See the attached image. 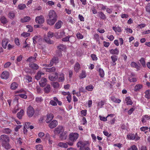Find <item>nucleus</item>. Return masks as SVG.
<instances>
[{"instance_id": "obj_1", "label": "nucleus", "mask_w": 150, "mask_h": 150, "mask_svg": "<svg viewBox=\"0 0 150 150\" xmlns=\"http://www.w3.org/2000/svg\"><path fill=\"white\" fill-rule=\"evenodd\" d=\"M89 145V142L88 141L83 140L79 141L77 143V147H80V148L88 146Z\"/></svg>"}, {"instance_id": "obj_2", "label": "nucleus", "mask_w": 150, "mask_h": 150, "mask_svg": "<svg viewBox=\"0 0 150 150\" xmlns=\"http://www.w3.org/2000/svg\"><path fill=\"white\" fill-rule=\"evenodd\" d=\"M27 113L29 117H32L35 113L34 109L32 106H29L27 108Z\"/></svg>"}, {"instance_id": "obj_3", "label": "nucleus", "mask_w": 150, "mask_h": 150, "mask_svg": "<svg viewBox=\"0 0 150 150\" xmlns=\"http://www.w3.org/2000/svg\"><path fill=\"white\" fill-rule=\"evenodd\" d=\"M79 137V134L77 133H71L69 135V139L70 140L74 142Z\"/></svg>"}, {"instance_id": "obj_4", "label": "nucleus", "mask_w": 150, "mask_h": 150, "mask_svg": "<svg viewBox=\"0 0 150 150\" xmlns=\"http://www.w3.org/2000/svg\"><path fill=\"white\" fill-rule=\"evenodd\" d=\"M64 129L62 126H59L55 128L54 132L55 134H60L62 132H64Z\"/></svg>"}, {"instance_id": "obj_5", "label": "nucleus", "mask_w": 150, "mask_h": 150, "mask_svg": "<svg viewBox=\"0 0 150 150\" xmlns=\"http://www.w3.org/2000/svg\"><path fill=\"white\" fill-rule=\"evenodd\" d=\"M48 77L49 79L52 81H56L58 78V74L55 72L52 75L51 74H49Z\"/></svg>"}, {"instance_id": "obj_6", "label": "nucleus", "mask_w": 150, "mask_h": 150, "mask_svg": "<svg viewBox=\"0 0 150 150\" xmlns=\"http://www.w3.org/2000/svg\"><path fill=\"white\" fill-rule=\"evenodd\" d=\"M48 18L57 19V16L56 12L53 10L50 11Z\"/></svg>"}, {"instance_id": "obj_7", "label": "nucleus", "mask_w": 150, "mask_h": 150, "mask_svg": "<svg viewBox=\"0 0 150 150\" xmlns=\"http://www.w3.org/2000/svg\"><path fill=\"white\" fill-rule=\"evenodd\" d=\"M45 19L42 16H40L36 18L35 22L39 24L43 23L44 22Z\"/></svg>"}, {"instance_id": "obj_8", "label": "nucleus", "mask_w": 150, "mask_h": 150, "mask_svg": "<svg viewBox=\"0 0 150 150\" xmlns=\"http://www.w3.org/2000/svg\"><path fill=\"white\" fill-rule=\"evenodd\" d=\"M1 140L2 142V143L6 142H9V138L8 136L5 135H1L0 136Z\"/></svg>"}, {"instance_id": "obj_9", "label": "nucleus", "mask_w": 150, "mask_h": 150, "mask_svg": "<svg viewBox=\"0 0 150 150\" xmlns=\"http://www.w3.org/2000/svg\"><path fill=\"white\" fill-rule=\"evenodd\" d=\"M96 69L99 72L100 76L102 78L104 77L105 75L104 71L100 67V66L98 65L96 67Z\"/></svg>"}, {"instance_id": "obj_10", "label": "nucleus", "mask_w": 150, "mask_h": 150, "mask_svg": "<svg viewBox=\"0 0 150 150\" xmlns=\"http://www.w3.org/2000/svg\"><path fill=\"white\" fill-rule=\"evenodd\" d=\"M48 18L47 20V23L48 24L50 25H53L57 20V19H56L50 18Z\"/></svg>"}, {"instance_id": "obj_11", "label": "nucleus", "mask_w": 150, "mask_h": 150, "mask_svg": "<svg viewBox=\"0 0 150 150\" xmlns=\"http://www.w3.org/2000/svg\"><path fill=\"white\" fill-rule=\"evenodd\" d=\"M9 73L7 71H4L1 74V77L2 79H7L9 76Z\"/></svg>"}, {"instance_id": "obj_12", "label": "nucleus", "mask_w": 150, "mask_h": 150, "mask_svg": "<svg viewBox=\"0 0 150 150\" xmlns=\"http://www.w3.org/2000/svg\"><path fill=\"white\" fill-rule=\"evenodd\" d=\"M58 125V122L56 120H54L49 125V127L51 129L55 127Z\"/></svg>"}, {"instance_id": "obj_13", "label": "nucleus", "mask_w": 150, "mask_h": 150, "mask_svg": "<svg viewBox=\"0 0 150 150\" xmlns=\"http://www.w3.org/2000/svg\"><path fill=\"white\" fill-rule=\"evenodd\" d=\"M47 80L45 78H42L39 82L40 86L42 87L45 86L47 83Z\"/></svg>"}, {"instance_id": "obj_14", "label": "nucleus", "mask_w": 150, "mask_h": 150, "mask_svg": "<svg viewBox=\"0 0 150 150\" xmlns=\"http://www.w3.org/2000/svg\"><path fill=\"white\" fill-rule=\"evenodd\" d=\"M67 134L66 132H62L60 134L59 138L61 140H65L67 138Z\"/></svg>"}, {"instance_id": "obj_15", "label": "nucleus", "mask_w": 150, "mask_h": 150, "mask_svg": "<svg viewBox=\"0 0 150 150\" xmlns=\"http://www.w3.org/2000/svg\"><path fill=\"white\" fill-rule=\"evenodd\" d=\"M136 135H137V134L136 133L135 134H131L129 135H127V137L128 139L130 140H134L135 139L136 140H137L139 139V137L136 138Z\"/></svg>"}, {"instance_id": "obj_16", "label": "nucleus", "mask_w": 150, "mask_h": 150, "mask_svg": "<svg viewBox=\"0 0 150 150\" xmlns=\"http://www.w3.org/2000/svg\"><path fill=\"white\" fill-rule=\"evenodd\" d=\"M44 73L39 71L37 73L35 76V78L37 80H38L42 77V76L44 75Z\"/></svg>"}, {"instance_id": "obj_17", "label": "nucleus", "mask_w": 150, "mask_h": 150, "mask_svg": "<svg viewBox=\"0 0 150 150\" xmlns=\"http://www.w3.org/2000/svg\"><path fill=\"white\" fill-rule=\"evenodd\" d=\"M131 66L132 67L135 68L138 71L140 69L141 65L140 64H137L134 62H132L131 64Z\"/></svg>"}, {"instance_id": "obj_18", "label": "nucleus", "mask_w": 150, "mask_h": 150, "mask_svg": "<svg viewBox=\"0 0 150 150\" xmlns=\"http://www.w3.org/2000/svg\"><path fill=\"white\" fill-rule=\"evenodd\" d=\"M54 116L52 114H49L47 115V119L46 120V122L49 123L54 118Z\"/></svg>"}, {"instance_id": "obj_19", "label": "nucleus", "mask_w": 150, "mask_h": 150, "mask_svg": "<svg viewBox=\"0 0 150 150\" xmlns=\"http://www.w3.org/2000/svg\"><path fill=\"white\" fill-rule=\"evenodd\" d=\"M18 84L16 82L12 83L10 86V89L13 90H16L18 87Z\"/></svg>"}, {"instance_id": "obj_20", "label": "nucleus", "mask_w": 150, "mask_h": 150, "mask_svg": "<svg viewBox=\"0 0 150 150\" xmlns=\"http://www.w3.org/2000/svg\"><path fill=\"white\" fill-rule=\"evenodd\" d=\"M29 67L33 70H37L39 68V66L36 64L31 63L29 64Z\"/></svg>"}, {"instance_id": "obj_21", "label": "nucleus", "mask_w": 150, "mask_h": 150, "mask_svg": "<svg viewBox=\"0 0 150 150\" xmlns=\"http://www.w3.org/2000/svg\"><path fill=\"white\" fill-rule=\"evenodd\" d=\"M111 58L112 62V65H115L116 64L115 62L117 61L118 59L117 56L115 55H112L111 57Z\"/></svg>"}, {"instance_id": "obj_22", "label": "nucleus", "mask_w": 150, "mask_h": 150, "mask_svg": "<svg viewBox=\"0 0 150 150\" xmlns=\"http://www.w3.org/2000/svg\"><path fill=\"white\" fill-rule=\"evenodd\" d=\"M111 100L115 103H119L121 102V100L116 98L114 96H112L110 97Z\"/></svg>"}, {"instance_id": "obj_23", "label": "nucleus", "mask_w": 150, "mask_h": 150, "mask_svg": "<svg viewBox=\"0 0 150 150\" xmlns=\"http://www.w3.org/2000/svg\"><path fill=\"white\" fill-rule=\"evenodd\" d=\"M150 119V116L147 115H145L142 116V122L144 124L146 122V121Z\"/></svg>"}, {"instance_id": "obj_24", "label": "nucleus", "mask_w": 150, "mask_h": 150, "mask_svg": "<svg viewBox=\"0 0 150 150\" xmlns=\"http://www.w3.org/2000/svg\"><path fill=\"white\" fill-rule=\"evenodd\" d=\"M8 42V39L5 38L3 39L2 42V45L4 48L6 49V48Z\"/></svg>"}, {"instance_id": "obj_25", "label": "nucleus", "mask_w": 150, "mask_h": 150, "mask_svg": "<svg viewBox=\"0 0 150 150\" xmlns=\"http://www.w3.org/2000/svg\"><path fill=\"white\" fill-rule=\"evenodd\" d=\"M51 90L50 85L49 84H47L46 86L44 88V91L46 93H49Z\"/></svg>"}, {"instance_id": "obj_26", "label": "nucleus", "mask_w": 150, "mask_h": 150, "mask_svg": "<svg viewBox=\"0 0 150 150\" xmlns=\"http://www.w3.org/2000/svg\"><path fill=\"white\" fill-rule=\"evenodd\" d=\"M110 52L112 54L118 55L119 52V51L117 48L115 49H111L109 50Z\"/></svg>"}, {"instance_id": "obj_27", "label": "nucleus", "mask_w": 150, "mask_h": 150, "mask_svg": "<svg viewBox=\"0 0 150 150\" xmlns=\"http://www.w3.org/2000/svg\"><path fill=\"white\" fill-rule=\"evenodd\" d=\"M46 71L48 72H53L55 71L56 68L54 67H52L50 68H45Z\"/></svg>"}, {"instance_id": "obj_28", "label": "nucleus", "mask_w": 150, "mask_h": 150, "mask_svg": "<svg viewBox=\"0 0 150 150\" xmlns=\"http://www.w3.org/2000/svg\"><path fill=\"white\" fill-rule=\"evenodd\" d=\"M30 19V18L28 16L25 17L21 19V21L22 23H25L29 22Z\"/></svg>"}, {"instance_id": "obj_29", "label": "nucleus", "mask_w": 150, "mask_h": 150, "mask_svg": "<svg viewBox=\"0 0 150 150\" xmlns=\"http://www.w3.org/2000/svg\"><path fill=\"white\" fill-rule=\"evenodd\" d=\"M142 85L141 84H138L136 85L134 88V90L135 91H137L142 88Z\"/></svg>"}, {"instance_id": "obj_30", "label": "nucleus", "mask_w": 150, "mask_h": 150, "mask_svg": "<svg viewBox=\"0 0 150 150\" xmlns=\"http://www.w3.org/2000/svg\"><path fill=\"white\" fill-rule=\"evenodd\" d=\"M125 100L127 105H132L133 103L132 101L130 99V97H127L125 98Z\"/></svg>"}, {"instance_id": "obj_31", "label": "nucleus", "mask_w": 150, "mask_h": 150, "mask_svg": "<svg viewBox=\"0 0 150 150\" xmlns=\"http://www.w3.org/2000/svg\"><path fill=\"white\" fill-rule=\"evenodd\" d=\"M24 114V111L23 110H21L20 112H18L17 114V117L19 119H21L22 116Z\"/></svg>"}, {"instance_id": "obj_32", "label": "nucleus", "mask_w": 150, "mask_h": 150, "mask_svg": "<svg viewBox=\"0 0 150 150\" xmlns=\"http://www.w3.org/2000/svg\"><path fill=\"white\" fill-rule=\"evenodd\" d=\"M80 68V65L78 62H76L75 64L74 67V70L76 72H77L79 71Z\"/></svg>"}, {"instance_id": "obj_33", "label": "nucleus", "mask_w": 150, "mask_h": 150, "mask_svg": "<svg viewBox=\"0 0 150 150\" xmlns=\"http://www.w3.org/2000/svg\"><path fill=\"white\" fill-rule=\"evenodd\" d=\"M58 146L59 147L64 148H67L68 147L66 143L63 142H60L59 143Z\"/></svg>"}, {"instance_id": "obj_34", "label": "nucleus", "mask_w": 150, "mask_h": 150, "mask_svg": "<svg viewBox=\"0 0 150 150\" xmlns=\"http://www.w3.org/2000/svg\"><path fill=\"white\" fill-rule=\"evenodd\" d=\"M64 80V74L63 73L60 74L58 78V81L59 82H63Z\"/></svg>"}, {"instance_id": "obj_35", "label": "nucleus", "mask_w": 150, "mask_h": 150, "mask_svg": "<svg viewBox=\"0 0 150 150\" xmlns=\"http://www.w3.org/2000/svg\"><path fill=\"white\" fill-rule=\"evenodd\" d=\"M62 24V23L61 21H59L55 24V27L57 29H59L61 28Z\"/></svg>"}, {"instance_id": "obj_36", "label": "nucleus", "mask_w": 150, "mask_h": 150, "mask_svg": "<svg viewBox=\"0 0 150 150\" xmlns=\"http://www.w3.org/2000/svg\"><path fill=\"white\" fill-rule=\"evenodd\" d=\"M2 131L4 133L8 134L11 133V130L8 128H5L2 130Z\"/></svg>"}, {"instance_id": "obj_37", "label": "nucleus", "mask_w": 150, "mask_h": 150, "mask_svg": "<svg viewBox=\"0 0 150 150\" xmlns=\"http://www.w3.org/2000/svg\"><path fill=\"white\" fill-rule=\"evenodd\" d=\"M2 145L6 149H8L11 148V146L9 144V142L2 143Z\"/></svg>"}, {"instance_id": "obj_38", "label": "nucleus", "mask_w": 150, "mask_h": 150, "mask_svg": "<svg viewBox=\"0 0 150 150\" xmlns=\"http://www.w3.org/2000/svg\"><path fill=\"white\" fill-rule=\"evenodd\" d=\"M145 97L148 99H149L150 98V90H148L146 91L145 92Z\"/></svg>"}, {"instance_id": "obj_39", "label": "nucleus", "mask_w": 150, "mask_h": 150, "mask_svg": "<svg viewBox=\"0 0 150 150\" xmlns=\"http://www.w3.org/2000/svg\"><path fill=\"white\" fill-rule=\"evenodd\" d=\"M0 20L1 22L3 24H6L8 22L7 19L4 16L1 17Z\"/></svg>"}, {"instance_id": "obj_40", "label": "nucleus", "mask_w": 150, "mask_h": 150, "mask_svg": "<svg viewBox=\"0 0 150 150\" xmlns=\"http://www.w3.org/2000/svg\"><path fill=\"white\" fill-rule=\"evenodd\" d=\"M36 60L35 57H30L27 59V61L32 63L35 62Z\"/></svg>"}, {"instance_id": "obj_41", "label": "nucleus", "mask_w": 150, "mask_h": 150, "mask_svg": "<svg viewBox=\"0 0 150 150\" xmlns=\"http://www.w3.org/2000/svg\"><path fill=\"white\" fill-rule=\"evenodd\" d=\"M25 79L26 80H27L26 81L28 83H29L30 82H32L33 81V79L31 76H25Z\"/></svg>"}, {"instance_id": "obj_42", "label": "nucleus", "mask_w": 150, "mask_h": 150, "mask_svg": "<svg viewBox=\"0 0 150 150\" xmlns=\"http://www.w3.org/2000/svg\"><path fill=\"white\" fill-rule=\"evenodd\" d=\"M112 29L115 32H117L119 33H120L122 31L120 27L119 26L117 27H113Z\"/></svg>"}, {"instance_id": "obj_43", "label": "nucleus", "mask_w": 150, "mask_h": 150, "mask_svg": "<svg viewBox=\"0 0 150 150\" xmlns=\"http://www.w3.org/2000/svg\"><path fill=\"white\" fill-rule=\"evenodd\" d=\"M15 14L13 11H10L8 13V17L11 19H13L15 17Z\"/></svg>"}, {"instance_id": "obj_44", "label": "nucleus", "mask_w": 150, "mask_h": 150, "mask_svg": "<svg viewBox=\"0 0 150 150\" xmlns=\"http://www.w3.org/2000/svg\"><path fill=\"white\" fill-rule=\"evenodd\" d=\"M99 16L102 19L105 20L106 18L105 15L102 12H99Z\"/></svg>"}, {"instance_id": "obj_45", "label": "nucleus", "mask_w": 150, "mask_h": 150, "mask_svg": "<svg viewBox=\"0 0 150 150\" xmlns=\"http://www.w3.org/2000/svg\"><path fill=\"white\" fill-rule=\"evenodd\" d=\"M57 48L60 51L64 50L66 48L65 46L62 44L59 45L57 47Z\"/></svg>"}, {"instance_id": "obj_46", "label": "nucleus", "mask_w": 150, "mask_h": 150, "mask_svg": "<svg viewBox=\"0 0 150 150\" xmlns=\"http://www.w3.org/2000/svg\"><path fill=\"white\" fill-rule=\"evenodd\" d=\"M86 71H83L80 75L79 77L81 79L85 78L86 77Z\"/></svg>"}, {"instance_id": "obj_47", "label": "nucleus", "mask_w": 150, "mask_h": 150, "mask_svg": "<svg viewBox=\"0 0 150 150\" xmlns=\"http://www.w3.org/2000/svg\"><path fill=\"white\" fill-rule=\"evenodd\" d=\"M106 102L105 100H101L98 103V106L100 107V108L103 107L104 103Z\"/></svg>"}, {"instance_id": "obj_48", "label": "nucleus", "mask_w": 150, "mask_h": 150, "mask_svg": "<svg viewBox=\"0 0 150 150\" xmlns=\"http://www.w3.org/2000/svg\"><path fill=\"white\" fill-rule=\"evenodd\" d=\"M23 57L22 55H20L19 56L17 57L16 59V63L17 64L18 63V62H20L22 60Z\"/></svg>"}, {"instance_id": "obj_49", "label": "nucleus", "mask_w": 150, "mask_h": 150, "mask_svg": "<svg viewBox=\"0 0 150 150\" xmlns=\"http://www.w3.org/2000/svg\"><path fill=\"white\" fill-rule=\"evenodd\" d=\"M93 86L91 85H90L86 87V89L89 91H91L93 88Z\"/></svg>"}, {"instance_id": "obj_50", "label": "nucleus", "mask_w": 150, "mask_h": 150, "mask_svg": "<svg viewBox=\"0 0 150 150\" xmlns=\"http://www.w3.org/2000/svg\"><path fill=\"white\" fill-rule=\"evenodd\" d=\"M65 33L64 31H61L58 33L57 35L59 38H61L65 36Z\"/></svg>"}, {"instance_id": "obj_51", "label": "nucleus", "mask_w": 150, "mask_h": 150, "mask_svg": "<svg viewBox=\"0 0 150 150\" xmlns=\"http://www.w3.org/2000/svg\"><path fill=\"white\" fill-rule=\"evenodd\" d=\"M139 61L143 67H146L145 61L144 58H141L139 60Z\"/></svg>"}, {"instance_id": "obj_52", "label": "nucleus", "mask_w": 150, "mask_h": 150, "mask_svg": "<svg viewBox=\"0 0 150 150\" xmlns=\"http://www.w3.org/2000/svg\"><path fill=\"white\" fill-rule=\"evenodd\" d=\"M18 7L20 10H23L26 7V5L25 4H21L18 5Z\"/></svg>"}, {"instance_id": "obj_53", "label": "nucleus", "mask_w": 150, "mask_h": 150, "mask_svg": "<svg viewBox=\"0 0 150 150\" xmlns=\"http://www.w3.org/2000/svg\"><path fill=\"white\" fill-rule=\"evenodd\" d=\"M52 85L54 88H57L59 86V84L57 82H53Z\"/></svg>"}, {"instance_id": "obj_54", "label": "nucleus", "mask_w": 150, "mask_h": 150, "mask_svg": "<svg viewBox=\"0 0 150 150\" xmlns=\"http://www.w3.org/2000/svg\"><path fill=\"white\" fill-rule=\"evenodd\" d=\"M35 100L36 102L40 103L42 101L43 99L41 97H38L35 98Z\"/></svg>"}, {"instance_id": "obj_55", "label": "nucleus", "mask_w": 150, "mask_h": 150, "mask_svg": "<svg viewBox=\"0 0 150 150\" xmlns=\"http://www.w3.org/2000/svg\"><path fill=\"white\" fill-rule=\"evenodd\" d=\"M146 11L150 13V3H148L146 7Z\"/></svg>"}, {"instance_id": "obj_56", "label": "nucleus", "mask_w": 150, "mask_h": 150, "mask_svg": "<svg viewBox=\"0 0 150 150\" xmlns=\"http://www.w3.org/2000/svg\"><path fill=\"white\" fill-rule=\"evenodd\" d=\"M128 150H138L137 147L134 145L132 146Z\"/></svg>"}, {"instance_id": "obj_57", "label": "nucleus", "mask_w": 150, "mask_h": 150, "mask_svg": "<svg viewBox=\"0 0 150 150\" xmlns=\"http://www.w3.org/2000/svg\"><path fill=\"white\" fill-rule=\"evenodd\" d=\"M128 80L131 82H135L137 81V79L135 78L130 77L128 78Z\"/></svg>"}, {"instance_id": "obj_58", "label": "nucleus", "mask_w": 150, "mask_h": 150, "mask_svg": "<svg viewBox=\"0 0 150 150\" xmlns=\"http://www.w3.org/2000/svg\"><path fill=\"white\" fill-rule=\"evenodd\" d=\"M44 40L48 43L50 44H52L53 43V41L52 40H51L49 38H44Z\"/></svg>"}, {"instance_id": "obj_59", "label": "nucleus", "mask_w": 150, "mask_h": 150, "mask_svg": "<svg viewBox=\"0 0 150 150\" xmlns=\"http://www.w3.org/2000/svg\"><path fill=\"white\" fill-rule=\"evenodd\" d=\"M35 148L37 150H42L43 149L42 146L41 144L36 146Z\"/></svg>"}, {"instance_id": "obj_60", "label": "nucleus", "mask_w": 150, "mask_h": 150, "mask_svg": "<svg viewBox=\"0 0 150 150\" xmlns=\"http://www.w3.org/2000/svg\"><path fill=\"white\" fill-rule=\"evenodd\" d=\"M54 100V101H56V102H57V104L59 105H61L62 104V103L61 101H59L57 98L56 97H54L53 98Z\"/></svg>"}, {"instance_id": "obj_61", "label": "nucleus", "mask_w": 150, "mask_h": 150, "mask_svg": "<svg viewBox=\"0 0 150 150\" xmlns=\"http://www.w3.org/2000/svg\"><path fill=\"white\" fill-rule=\"evenodd\" d=\"M76 36L77 38L79 39H82L83 38V35L79 33H78L76 34Z\"/></svg>"}, {"instance_id": "obj_62", "label": "nucleus", "mask_w": 150, "mask_h": 150, "mask_svg": "<svg viewBox=\"0 0 150 150\" xmlns=\"http://www.w3.org/2000/svg\"><path fill=\"white\" fill-rule=\"evenodd\" d=\"M52 60L53 61L54 64H56L58 63V58L57 57H54L52 59Z\"/></svg>"}, {"instance_id": "obj_63", "label": "nucleus", "mask_w": 150, "mask_h": 150, "mask_svg": "<svg viewBox=\"0 0 150 150\" xmlns=\"http://www.w3.org/2000/svg\"><path fill=\"white\" fill-rule=\"evenodd\" d=\"M81 114L83 116H86L87 113V110H82L81 111Z\"/></svg>"}, {"instance_id": "obj_64", "label": "nucleus", "mask_w": 150, "mask_h": 150, "mask_svg": "<svg viewBox=\"0 0 150 150\" xmlns=\"http://www.w3.org/2000/svg\"><path fill=\"white\" fill-rule=\"evenodd\" d=\"M18 96L21 98L24 99H26L27 97V96L24 94H19Z\"/></svg>"}]
</instances>
